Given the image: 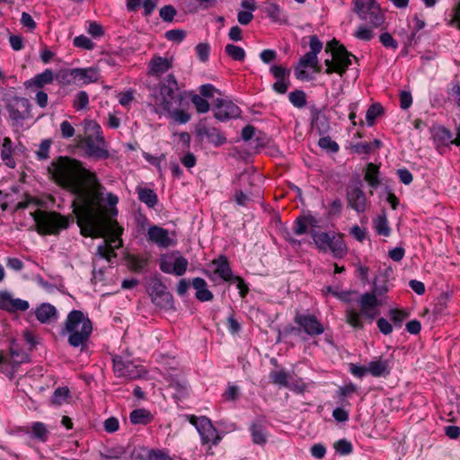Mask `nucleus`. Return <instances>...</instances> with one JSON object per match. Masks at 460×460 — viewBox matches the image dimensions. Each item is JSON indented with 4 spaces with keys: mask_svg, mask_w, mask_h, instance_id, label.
<instances>
[{
    "mask_svg": "<svg viewBox=\"0 0 460 460\" xmlns=\"http://www.w3.org/2000/svg\"><path fill=\"white\" fill-rule=\"evenodd\" d=\"M51 179L74 196L72 206L84 236H102L105 230L104 186L81 162L59 156L48 166Z\"/></svg>",
    "mask_w": 460,
    "mask_h": 460,
    "instance_id": "obj_1",
    "label": "nucleus"
},
{
    "mask_svg": "<svg viewBox=\"0 0 460 460\" xmlns=\"http://www.w3.org/2000/svg\"><path fill=\"white\" fill-rule=\"evenodd\" d=\"M93 332V323L88 315L80 310H72L61 329V335H67L71 347H85Z\"/></svg>",
    "mask_w": 460,
    "mask_h": 460,
    "instance_id": "obj_2",
    "label": "nucleus"
},
{
    "mask_svg": "<svg viewBox=\"0 0 460 460\" xmlns=\"http://www.w3.org/2000/svg\"><path fill=\"white\" fill-rule=\"evenodd\" d=\"M79 146L88 157L107 159L110 156L102 128L94 120L85 122V136L80 140Z\"/></svg>",
    "mask_w": 460,
    "mask_h": 460,
    "instance_id": "obj_3",
    "label": "nucleus"
},
{
    "mask_svg": "<svg viewBox=\"0 0 460 460\" xmlns=\"http://www.w3.org/2000/svg\"><path fill=\"white\" fill-rule=\"evenodd\" d=\"M325 50L331 51L332 54L331 59L324 60L327 75L337 73L342 75L351 65V58L356 59V57L349 53L343 45L339 44L336 40L330 41Z\"/></svg>",
    "mask_w": 460,
    "mask_h": 460,
    "instance_id": "obj_4",
    "label": "nucleus"
},
{
    "mask_svg": "<svg viewBox=\"0 0 460 460\" xmlns=\"http://www.w3.org/2000/svg\"><path fill=\"white\" fill-rule=\"evenodd\" d=\"M181 100V96L172 92L171 88L156 86L151 92L149 103L155 113L165 115L179 108Z\"/></svg>",
    "mask_w": 460,
    "mask_h": 460,
    "instance_id": "obj_5",
    "label": "nucleus"
},
{
    "mask_svg": "<svg viewBox=\"0 0 460 460\" xmlns=\"http://www.w3.org/2000/svg\"><path fill=\"white\" fill-rule=\"evenodd\" d=\"M31 216L40 234H57L68 226V219L58 212L37 209Z\"/></svg>",
    "mask_w": 460,
    "mask_h": 460,
    "instance_id": "obj_6",
    "label": "nucleus"
},
{
    "mask_svg": "<svg viewBox=\"0 0 460 460\" xmlns=\"http://www.w3.org/2000/svg\"><path fill=\"white\" fill-rule=\"evenodd\" d=\"M310 50L306 52L300 59L297 66L295 67V75L298 80H308L309 75L305 71L306 67H312L319 71L317 55L323 49V43L316 35L309 37Z\"/></svg>",
    "mask_w": 460,
    "mask_h": 460,
    "instance_id": "obj_7",
    "label": "nucleus"
},
{
    "mask_svg": "<svg viewBox=\"0 0 460 460\" xmlns=\"http://www.w3.org/2000/svg\"><path fill=\"white\" fill-rule=\"evenodd\" d=\"M314 243L323 252L331 251L335 257L346 254V245L341 237L334 233H324L312 230L310 232Z\"/></svg>",
    "mask_w": 460,
    "mask_h": 460,
    "instance_id": "obj_8",
    "label": "nucleus"
},
{
    "mask_svg": "<svg viewBox=\"0 0 460 460\" xmlns=\"http://www.w3.org/2000/svg\"><path fill=\"white\" fill-rule=\"evenodd\" d=\"M354 10L361 20L374 27H379L385 22V15L376 0H354Z\"/></svg>",
    "mask_w": 460,
    "mask_h": 460,
    "instance_id": "obj_9",
    "label": "nucleus"
},
{
    "mask_svg": "<svg viewBox=\"0 0 460 460\" xmlns=\"http://www.w3.org/2000/svg\"><path fill=\"white\" fill-rule=\"evenodd\" d=\"M113 371L117 377L126 380H135L143 377L146 371L141 365H136L130 360H124L121 356L116 355L112 358Z\"/></svg>",
    "mask_w": 460,
    "mask_h": 460,
    "instance_id": "obj_10",
    "label": "nucleus"
},
{
    "mask_svg": "<svg viewBox=\"0 0 460 460\" xmlns=\"http://www.w3.org/2000/svg\"><path fill=\"white\" fill-rule=\"evenodd\" d=\"M147 291L152 303L157 307L165 310L173 308V297L160 279H152Z\"/></svg>",
    "mask_w": 460,
    "mask_h": 460,
    "instance_id": "obj_11",
    "label": "nucleus"
},
{
    "mask_svg": "<svg viewBox=\"0 0 460 460\" xmlns=\"http://www.w3.org/2000/svg\"><path fill=\"white\" fill-rule=\"evenodd\" d=\"M189 262L178 252L163 254L159 259V268L166 274L182 276L185 274Z\"/></svg>",
    "mask_w": 460,
    "mask_h": 460,
    "instance_id": "obj_12",
    "label": "nucleus"
},
{
    "mask_svg": "<svg viewBox=\"0 0 460 460\" xmlns=\"http://www.w3.org/2000/svg\"><path fill=\"white\" fill-rule=\"evenodd\" d=\"M190 422L194 425L201 438L202 443L208 444L211 442L213 445H217L221 440L217 429L212 425L211 420L205 417H196L191 415Z\"/></svg>",
    "mask_w": 460,
    "mask_h": 460,
    "instance_id": "obj_13",
    "label": "nucleus"
},
{
    "mask_svg": "<svg viewBox=\"0 0 460 460\" xmlns=\"http://www.w3.org/2000/svg\"><path fill=\"white\" fill-rule=\"evenodd\" d=\"M30 102L24 97H13L7 104V111L13 126L20 125L30 115Z\"/></svg>",
    "mask_w": 460,
    "mask_h": 460,
    "instance_id": "obj_14",
    "label": "nucleus"
},
{
    "mask_svg": "<svg viewBox=\"0 0 460 460\" xmlns=\"http://www.w3.org/2000/svg\"><path fill=\"white\" fill-rule=\"evenodd\" d=\"M294 322L301 327V331L310 337H315L324 332V327L318 318L311 314L296 313Z\"/></svg>",
    "mask_w": 460,
    "mask_h": 460,
    "instance_id": "obj_15",
    "label": "nucleus"
},
{
    "mask_svg": "<svg viewBox=\"0 0 460 460\" xmlns=\"http://www.w3.org/2000/svg\"><path fill=\"white\" fill-rule=\"evenodd\" d=\"M214 116L220 121L236 119L241 115L240 108L231 101L217 99L213 108Z\"/></svg>",
    "mask_w": 460,
    "mask_h": 460,
    "instance_id": "obj_16",
    "label": "nucleus"
},
{
    "mask_svg": "<svg viewBox=\"0 0 460 460\" xmlns=\"http://www.w3.org/2000/svg\"><path fill=\"white\" fill-rule=\"evenodd\" d=\"M347 201L349 208L358 213L367 209V198L364 191L358 185L348 186L346 189Z\"/></svg>",
    "mask_w": 460,
    "mask_h": 460,
    "instance_id": "obj_17",
    "label": "nucleus"
},
{
    "mask_svg": "<svg viewBox=\"0 0 460 460\" xmlns=\"http://www.w3.org/2000/svg\"><path fill=\"white\" fill-rule=\"evenodd\" d=\"M270 72L276 79L272 85L273 90L280 94L286 93L290 84V70L282 66L273 65L270 67Z\"/></svg>",
    "mask_w": 460,
    "mask_h": 460,
    "instance_id": "obj_18",
    "label": "nucleus"
},
{
    "mask_svg": "<svg viewBox=\"0 0 460 460\" xmlns=\"http://www.w3.org/2000/svg\"><path fill=\"white\" fill-rule=\"evenodd\" d=\"M121 232L113 234L104 244L97 247L96 255L107 261H111V257H115L114 249H118L122 245V240L119 237Z\"/></svg>",
    "mask_w": 460,
    "mask_h": 460,
    "instance_id": "obj_19",
    "label": "nucleus"
},
{
    "mask_svg": "<svg viewBox=\"0 0 460 460\" xmlns=\"http://www.w3.org/2000/svg\"><path fill=\"white\" fill-rule=\"evenodd\" d=\"M197 137L201 140L207 139L216 146H220L226 142V137L216 128H208L205 125H199L196 129Z\"/></svg>",
    "mask_w": 460,
    "mask_h": 460,
    "instance_id": "obj_20",
    "label": "nucleus"
},
{
    "mask_svg": "<svg viewBox=\"0 0 460 460\" xmlns=\"http://www.w3.org/2000/svg\"><path fill=\"white\" fill-rule=\"evenodd\" d=\"M147 237L148 241L161 248H167L172 244L168 230L158 226H152L148 228Z\"/></svg>",
    "mask_w": 460,
    "mask_h": 460,
    "instance_id": "obj_21",
    "label": "nucleus"
},
{
    "mask_svg": "<svg viewBox=\"0 0 460 460\" xmlns=\"http://www.w3.org/2000/svg\"><path fill=\"white\" fill-rule=\"evenodd\" d=\"M359 305L364 316L372 321L377 314V298L374 294L365 293L359 299Z\"/></svg>",
    "mask_w": 460,
    "mask_h": 460,
    "instance_id": "obj_22",
    "label": "nucleus"
},
{
    "mask_svg": "<svg viewBox=\"0 0 460 460\" xmlns=\"http://www.w3.org/2000/svg\"><path fill=\"white\" fill-rule=\"evenodd\" d=\"M37 320L41 323H49L58 318V314L54 305L49 303L40 304L35 310Z\"/></svg>",
    "mask_w": 460,
    "mask_h": 460,
    "instance_id": "obj_23",
    "label": "nucleus"
},
{
    "mask_svg": "<svg viewBox=\"0 0 460 460\" xmlns=\"http://www.w3.org/2000/svg\"><path fill=\"white\" fill-rule=\"evenodd\" d=\"M171 67L172 60L160 56H154L148 63V73L153 76H161Z\"/></svg>",
    "mask_w": 460,
    "mask_h": 460,
    "instance_id": "obj_24",
    "label": "nucleus"
},
{
    "mask_svg": "<svg viewBox=\"0 0 460 460\" xmlns=\"http://www.w3.org/2000/svg\"><path fill=\"white\" fill-rule=\"evenodd\" d=\"M311 125L316 128L320 134H324L329 129V122L324 112L318 108L313 106L310 109Z\"/></svg>",
    "mask_w": 460,
    "mask_h": 460,
    "instance_id": "obj_25",
    "label": "nucleus"
},
{
    "mask_svg": "<svg viewBox=\"0 0 460 460\" xmlns=\"http://www.w3.org/2000/svg\"><path fill=\"white\" fill-rule=\"evenodd\" d=\"M212 263L215 266L214 274L217 275L225 281H231L233 279V271L226 257L220 256L214 260Z\"/></svg>",
    "mask_w": 460,
    "mask_h": 460,
    "instance_id": "obj_26",
    "label": "nucleus"
},
{
    "mask_svg": "<svg viewBox=\"0 0 460 460\" xmlns=\"http://www.w3.org/2000/svg\"><path fill=\"white\" fill-rule=\"evenodd\" d=\"M367 367V373L375 377L386 376L390 374L389 361L381 358L370 361Z\"/></svg>",
    "mask_w": 460,
    "mask_h": 460,
    "instance_id": "obj_27",
    "label": "nucleus"
},
{
    "mask_svg": "<svg viewBox=\"0 0 460 460\" xmlns=\"http://www.w3.org/2000/svg\"><path fill=\"white\" fill-rule=\"evenodd\" d=\"M20 363L13 358V356L0 354V372L5 375L10 380L15 376Z\"/></svg>",
    "mask_w": 460,
    "mask_h": 460,
    "instance_id": "obj_28",
    "label": "nucleus"
},
{
    "mask_svg": "<svg viewBox=\"0 0 460 460\" xmlns=\"http://www.w3.org/2000/svg\"><path fill=\"white\" fill-rule=\"evenodd\" d=\"M192 287L196 290V298L201 302L211 301L214 297L211 291L208 289L207 282L201 278L192 279Z\"/></svg>",
    "mask_w": 460,
    "mask_h": 460,
    "instance_id": "obj_29",
    "label": "nucleus"
},
{
    "mask_svg": "<svg viewBox=\"0 0 460 460\" xmlns=\"http://www.w3.org/2000/svg\"><path fill=\"white\" fill-rule=\"evenodd\" d=\"M13 142L10 137H5L3 139V143L1 146V159L7 167L12 169L14 168L16 165V163L13 157Z\"/></svg>",
    "mask_w": 460,
    "mask_h": 460,
    "instance_id": "obj_30",
    "label": "nucleus"
},
{
    "mask_svg": "<svg viewBox=\"0 0 460 460\" xmlns=\"http://www.w3.org/2000/svg\"><path fill=\"white\" fill-rule=\"evenodd\" d=\"M54 80V73L51 69H45L42 73L36 75L33 78H31L27 85L29 87L35 86L38 88H41L46 84H49Z\"/></svg>",
    "mask_w": 460,
    "mask_h": 460,
    "instance_id": "obj_31",
    "label": "nucleus"
},
{
    "mask_svg": "<svg viewBox=\"0 0 460 460\" xmlns=\"http://www.w3.org/2000/svg\"><path fill=\"white\" fill-rule=\"evenodd\" d=\"M68 75L75 76L84 84L95 82L98 79V73L93 68H74Z\"/></svg>",
    "mask_w": 460,
    "mask_h": 460,
    "instance_id": "obj_32",
    "label": "nucleus"
},
{
    "mask_svg": "<svg viewBox=\"0 0 460 460\" xmlns=\"http://www.w3.org/2000/svg\"><path fill=\"white\" fill-rule=\"evenodd\" d=\"M364 314L362 311H358L353 307H349L345 312V320L348 324L355 329H362Z\"/></svg>",
    "mask_w": 460,
    "mask_h": 460,
    "instance_id": "obj_33",
    "label": "nucleus"
},
{
    "mask_svg": "<svg viewBox=\"0 0 460 460\" xmlns=\"http://www.w3.org/2000/svg\"><path fill=\"white\" fill-rule=\"evenodd\" d=\"M129 420L133 424L146 425L152 421L153 417L149 411L146 409H137L131 411Z\"/></svg>",
    "mask_w": 460,
    "mask_h": 460,
    "instance_id": "obj_34",
    "label": "nucleus"
},
{
    "mask_svg": "<svg viewBox=\"0 0 460 460\" xmlns=\"http://www.w3.org/2000/svg\"><path fill=\"white\" fill-rule=\"evenodd\" d=\"M378 174H379V167L373 163H369L367 166V171H366L364 179H365V181H367L368 182V184L372 188H376L380 184Z\"/></svg>",
    "mask_w": 460,
    "mask_h": 460,
    "instance_id": "obj_35",
    "label": "nucleus"
},
{
    "mask_svg": "<svg viewBox=\"0 0 460 460\" xmlns=\"http://www.w3.org/2000/svg\"><path fill=\"white\" fill-rule=\"evenodd\" d=\"M137 193L139 200L145 203L147 207L154 208L157 204V195L153 190L141 188L138 190Z\"/></svg>",
    "mask_w": 460,
    "mask_h": 460,
    "instance_id": "obj_36",
    "label": "nucleus"
},
{
    "mask_svg": "<svg viewBox=\"0 0 460 460\" xmlns=\"http://www.w3.org/2000/svg\"><path fill=\"white\" fill-rule=\"evenodd\" d=\"M126 451L123 447H116L107 448L104 452L100 453V460H123Z\"/></svg>",
    "mask_w": 460,
    "mask_h": 460,
    "instance_id": "obj_37",
    "label": "nucleus"
},
{
    "mask_svg": "<svg viewBox=\"0 0 460 460\" xmlns=\"http://www.w3.org/2000/svg\"><path fill=\"white\" fill-rule=\"evenodd\" d=\"M49 433V432L44 423L37 421L31 424V438L45 442L48 440Z\"/></svg>",
    "mask_w": 460,
    "mask_h": 460,
    "instance_id": "obj_38",
    "label": "nucleus"
},
{
    "mask_svg": "<svg viewBox=\"0 0 460 460\" xmlns=\"http://www.w3.org/2000/svg\"><path fill=\"white\" fill-rule=\"evenodd\" d=\"M375 229L379 235L388 236L390 234V227L385 216H378L375 221Z\"/></svg>",
    "mask_w": 460,
    "mask_h": 460,
    "instance_id": "obj_39",
    "label": "nucleus"
},
{
    "mask_svg": "<svg viewBox=\"0 0 460 460\" xmlns=\"http://www.w3.org/2000/svg\"><path fill=\"white\" fill-rule=\"evenodd\" d=\"M225 50L226 53L235 61H243L246 56L243 48L234 44H227Z\"/></svg>",
    "mask_w": 460,
    "mask_h": 460,
    "instance_id": "obj_40",
    "label": "nucleus"
},
{
    "mask_svg": "<svg viewBox=\"0 0 460 460\" xmlns=\"http://www.w3.org/2000/svg\"><path fill=\"white\" fill-rule=\"evenodd\" d=\"M288 99L296 108H303L306 104L305 93L302 90H295L289 93Z\"/></svg>",
    "mask_w": 460,
    "mask_h": 460,
    "instance_id": "obj_41",
    "label": "nucleus"
},
{
    "mask_svg": "<svg viewBox=\"0 0 460 460\" xmlns=\"http://www.w3.org/2000/svg\"><path fill=\"white\" fill-rule=\"evenodd\" d=\"M89 96L85 91L78 92L74 99L73 107L76 111L84 110L88 107Z\"/></svg>",
    "mask_w": 460,
    "mask_h": 460,
    "instance_id": "obj_42",
    "label": "nucleus"
},
{
    "mask_svg": "<svg viewBox=\"0 0 460 460\" xmlns=\"http://www.w3.org/2000/svg\"><path fill=\"white\" fill-rule=\"evenodd\" d=\"M452 137V132L445 127H438L435 130V139L443 145L450 144Z\"/></svg>",
    "mask_w": 460,
    "mask_h": 460,
    "instance_id": "obj_43",
    "label": "nucleus"
},
{
    "mask_svg": "<svg viewBox=\"0 0 460 460\" xmlns=\"http://www.w3.org/2000/svg\"><path fill=\"white\" fill-rule=\"evenodd\" d=\"M383 107L380 103L372 104L367 111L366 119L368 126L374 124L375 119L382 114Z\"/></svg>",
    "mask_w": 460,
    "mask_h": 460,
    "instance_id": "obj_44",
    "label": "nucleus"
},
{
    "mask_svg": "<svg viewBox=\"0 0 460 460\" xmlns=\"http://www.w3.org/2000/svg\"><path fill=\"white\" fill-rule=\"evenodd\" d=\"M51 144V139H44L40 142L38 150L35 152L38 160H47L49 157V150Z\"/></svg>",
    "mask_w": 460,
    "mask_h": 460,
    "instance_id": "obj_45",
    "label": "nucleus"
},
{
    "mask_svg": "<svg viewBox=\"0 0 460 460\" xmlns=\"http://www.w3.org/2000/svg\"><path fill=\"white\" fill-rule=\"evenodd\" d=\"M69 397V390L67 387H58L52 395V403L61 405L67 401Z\"/></svg>",
    "mask_w": 460,
    "mask_h": 460,
    "instance_id": "obj_46",
    "label": "nucleus"
},
{
    "mask_svg": "<svg viewBox=\"0 0 460 460\" xmlns=\"http://www.w3.org/2000/svg\"><path fill=\"white\" fill-rule=\"evenodd\" d=\"M270 378L275 385H282L285 387L288 385V374L284 370L270 372Z\"/></svg>",
    "mask_w": 460,
    "mask_h": 460,
    "instance_id": "obj_47",
    "label": "nucleus"
},
{
    "mask_svg": "<svg viewBox=\"0 0 460 460\" xmlns=\"http://www.w3.org/2000/svg\"><path fill=\"white\" fill-rule=\"evenodd\" d=\"M191 102L199 113H206L209 111L208 102L199 94H194L191 97Z\"/></svg>",
    "mask_w": 460,
    "mask_h": 460,
    "instance_id": "obj_48",
    "label": "nucleus"
},
{
    "mask_svg": "<svg viewBox=\"0 0 460 460\" xmlns=\"http://www.w3.org/2000/svg\"><path fill=\"white\" fill-rule=\"evenodd\" d=\"M250 429L253 443L262 445L266 442L265 434L263 429L261 426L252 424Z\"/></svg>",
    "mask_w": 460,
    "mask_h": 460,
    "instance_id": "obj_49",
    "label": "nucleus"
},
{
    "mask_svg": "<svg viewBox=\"0 0 460 460\" xmlns=\"http://www.w3.org/2000/svg\"><path fill=\"white\" fill-rule=\"evenodd\" d=\"M318 145L321 148L330 152L337 153L339 151V145L333 141L330 137H323L319 139Z\"/></svg>",
    "mask_w": 460,
    "mask_h": 460,
    "instance_id": "obj_50",
    "label": "nucleus"
},
{
    "mask_svg": "<svg viewBox=\"0 0 460 460\" xmlns=\"http://www.w3.org/2000/svg\"><path fill=\"white\" fill-rule=\"evenodd\" d=\"M409 316L408 313L398 310L392 309L390 311V318L395 327H402L403 321Z\"/></svg>",
    "mask_w": 460,
    "mask_h": 460,
    "instance_id": "obj_51",
    "label": "nucleus"
},
{
    "mask_svg": "<svg viewBox=\"0 0 460 460\" xmlns=\"http://www.w3.org/2000/svg\"><path fill=\"white\" fill-rule=\"evenodd\" d=\"M176 13V9L171 4L163 6L159 11V15L161 19L165 22H172Z\"/></svg>",
    "mask_w": 460,
    "mask_h": 460,
    "instance_id": "obj_52",
    "label": "nucleus"
},
{
    "mask_svg": "<svg viewBox=\"0 0 460 460\" xmlns=\"http://www.w3.org/2000/svg\"><path fill=\"white\" fill-rule=\"evenodd\" d=\"M74 45L77 48L91 50L94 47V43L86 36L80 35L74 39Z\"/></svg>",
    "mask_w": 460,
    "mask_h": 460,
    "instance_id": "obj_53",
    "label": "nucleus"
},
{
    "mask_svg": "<svg viewBox=\"0 0 460 460\" xmlns=\"http://www.w3.org/2000/svg\"><path fill=\"white\" fill-rule=\"evenodd\" d=\"M186 37V31L180 29L170 30L165 32V38L173 42L180 43Z\"/></svg>",
    "mask_w": 460,
    "mask_h": 460,
    "instance_id": "obj_54",
    "label": "nucleus"
},
{
    "mask_svg": "<svg viewBox=\"0 0 460 460\" xmlns=\"http://www.w3.org/2000/svg\"><path fill=\"white\" fill-rule=\"evenodd\" d=\"M167 114H169L175 121L181 124L187 123L190 119V114L182 110H179L178 108L173 110L172 112H168Z\"/></svg>",
    "mask_w": 460,
    "mask_h": 460,
    "instance_id": "obj_55",
    "label": "nucleus"
},
{
    "mask_svg": "<svg viewBox=\"0 0 460 460\" xmlns=\"http://www.w3.org/2000/svg\"><path fill=\"white\" fill-rule=\"evenodd\" d=\"M13 296L8 291L0 292V309L10 311Z\"/></svg>",
    "mask_w": 460,
    "mask_h": 460,
    "instance_id": "obj_56",
    "label": "nucleus"
},
{
    "mask_svg": "<svg viewBox=\"0 0 460 460\" xmlns=\"http://www.w3.org/2000/svg\"><path fill=\"white\" fill-rule=\"evenodd\" d=\"M196 52L199 60L205 62L208 59L210 47L207 43H199L196 46Z\"/></svg>",
    "mask_w": 460,
    "mask_h": 460,
    "instance_id": "obj_57",
    "label": "nucleus"
},
{
    "mask_svg": "<svg viewBox=\"0 0 460 460\" xmlns=\"http://www.w3.org/2000/svg\"><path fill=\"white\" fill-rule=\"evenodd\" d=\"M335 449L341 455H349L352 452V445L346 439H340L335 444Z\"/></svg>",
    "mask_w": 460,
    "mask_h": 460,
    "instance_id": "obj_58",
    "label": "nucleus"
},
{
    "mask_svg": "<svg viewBox=\"0 0 460 460\" xmlns=\"http://www.w3.org/2000/svg\"><path fill=\"white\" fill-rule=\"evenodd\" d=\"M307 228H308L307 223L305 220V218L303 217V216L298 217L294 223V233L296 235H301L307 232Z\"/></svg>",
    "mask_w": 460,
    "mask_h": 460,
    "instance_id": "obj_59",
    "label": "nucleus"
},
{
    "mask_svg": "<svg viewBox=\"0 0 460 460\" xmlns=\"http://www.w3.org/2000/svg\"><path fill=\"white\" fill-rule=\"evenodd\" d=\"M354 36L361 40L367 41L373 38L374 34L370 29L365 26H359L355 31Z\"/></svg>",
    "mask_w": 460,
    "mask_h": 460,
    "instance_id": "obj_60",
    "label": "nucleus"
},
{
    "mask_svg": "<svg viewBox=\"0 0 460 460\" xmlns=\"http://www.w3.org/2000/svg\"><path fill=\"white\" fill-rule=\"evenodd\" d=\"M448 94L454 99L456 105L460 108V84L457 81L451 83V86L448 89Z\"/></svg>",
    "mask_w": 460,
    "mask_h": 460,
    "instance_id": "obj_61",
    "label": "nucleus"
},
{
    "mask_svg": "<svg viewBox=\"0 0 460 460\" xmlns=\"http://www.w3.org/2000/svg\"><path fill=\"white\" fill-rule=\"evenodd\" d=\"M379 38H380L381 43L385 47L391 48V49H397L398 43L392 37V35L390 33H388V32L382 33Z\"/></svg>",
    "mask_w": 460,
    "mask_h": 460,
    "instance_id": "obj_62",
    "label": "nucleus"
},
{
    "mask_svg": "<svg viewBox=\"0 0 460 460\" xmlns=\"http://www.w3.org/2000/svg\"><path fill=\"white\" fill-rule=\"evenodd\" d=\"M103 427L106 432L113 433L119 429V423L117 418L110 417L104 421Z\"/></svg>",
    "mask_w": 460,
    "mask_h": 460,
    "instance_id": "obj_63",
    "label": "nucleus"
},
{
    "mask_svg": "<svg viewBox=\"0 0 460 460\" xmlns=\"http://www.w3.org/2000/svg\"><path fill=\"white\" fill-rule=\"evenodd\" d=\"M148 460H173L167 453L157 450L149 452Z\"/></svg>",
    "mask_w": 460,
    "mask_h": 460,
    "instance_id": "obj_64",
    "label": "nucleus"
}]
</instances>
